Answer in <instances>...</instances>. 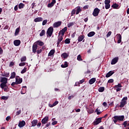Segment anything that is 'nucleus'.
I'll list each match as a JSON object with an SVG mask.
<instances>
[{"instance_id": "nucleus-1", "label": "nucleus", "mask_w": 129, "mask_h": 129, "mask_svg": "<svg viewBox=\"0 0 129 129\" xmlns=\"http://www.w3.org/2000/svg\"><path fill=\"white\" fill-rule=\"evenodd\" d=\"M82 12V9L80 6H78L73 9L71 12V17L74 16V15H78L80 13Z\"/></svg>"}, {"instance_id": "nucleus-2", "label": "nucleus", "mask_w": 129, "mask_h": 129, "mask_svg": "<svg viewBox=\"0 0 129 129\" xmlns=\"http://www.w3.org/2000/svg\"><path fill=\"white\" fill-rule=\"evenodd\" d=\"M123 119H124V115H116L113 117V121L114 123H116L117 121H123Z\"/></svg>"}, {"instance_id": "nucleus-3", "label": "nucleus", "mask_w": 129, "mask_h": 129, "mask_svg": "<svg viewBox=\"0 0 129 129\" xmlns=\"http://www.w3.org/2000/svg\"><path fill=\"white\" fill-rule=\"evenodd\" d=\"M126 103H127V97H124L120 101L119 107L122 108Z\"/></svg>"}, {"instance_id": "nucleus-4", "label": "nucleus", "mask_w": 129, "mask_h": 129, "mask_svg": "<svg viewBox=\"0 0 129 129\" xmlns=\"http://www.w3.org/2000/svg\"><path fill=\"white\" fill-rule=\"evenodd\" d=\"M0 82L1 83V86L3 87V86H6L7 85V83H8V78L6 77H1L0 79Z\"/></svg>"}, {"instance_id": "nucleus-5", "label": "nucleus", "mask_w": 129, "mask_h": 129, "mask_svg": "<svg viewBox=\"0 0 129 129\" xmlns=\"http://www.w3.org/2000/svg\"><path fill=\"white\" fill-rule=\"evenodd\" d=\"M53 31H54V29L52 27H49L46 32L47 35V36L48 37V36L49 37H51L52 34H53Z\"/></svg>"}, {"instance_id": "nucleus-6", "label": "nucleus", "mask_w": 129, "mask_h": 129, "mask_svg": "<svg viewBox=\"0 0 129 129\" xmlns=\"http://www.w3.org/2000/svg\"><path fill=\"white\" fill-rule=\"evenodd\" d=\"M63 36L61 34H58V39L57 41V47H60V43H61V41L63 40Z\"/></svg>"}, {"instance_id": "nucleus-7", "label": "nucleus", "mask_w": 129, "mask_h": 129, "mask_svg": "<svg viewBox=\"0 0 129 129\" xmlns=\"http://www.w3.org/2000/svg\"><path fill=\"white\" fill-rule=\"evenodd\" d=\"M121 87H122L121 84H118L117 85L114 86L113 88L115 90H116V92H118V91H120V90H121Z\"/></svg>"}, {"instance_id": "nucleus-8", "label": "nucleus", "mask_w": 129, "mask_h": 129, "mask_svg": "<svg viewBox=\"0 0 129 129\" xmlns=\"http://www.w3.org/2000/svg\"><path fill=\"white\" fill-rule=\"evenodd\" d=\"M100 12V10H99L98 8H95L93 12V16H94V17H97V16H98Z\"/></svg>"}, {"instance_id": "nucleus-9", "label": "nucleus", "mask_w": 129, "mask_h": 129, "mask_svg": "<svg viewBox=\"0 0 129 129\" xmlns=\"http://www.w3.org/2000/svg\"><path fill=\"white\" fill-rule=\"evenodd\" d=\"M101 119H102V117L96 119L93 122L94 125H97V124H99V123H100L101 122Z\"/></svg>"}, {"instance_id": "nucleus-10", "label": "nucleus", "mask_w": 129, "mask_h": 129, "mask_svg": "<svg viewBox=\"0 0 129 129\" xmlns=\"http://www.w3.org/2000/svg\"><path fill=\"white\" fill-rule=\"evenodd\" d=\"M16 82L17 83V84H21V83L23 82V79L17 76L16 77Z\"/></svg>"}, {"instance_id": "nucleus-11", "label": "nucleus", "mask_w": 129, "mask_h": 129, "mask_svg": "<svg viewBox=\"0 0 129 129\" xmlns=\"http://www.w3.org/2000/svg\"><path fill=\"white\" fill-rule=\"evenodd\" d=\"M118 61V57H114L111 60V65H114V64H116Z\"/></svg>"}, {"instance_id": "nucleus-12", "label": "nucleus", "mask_w": 129, "mask_h": 129, "mask_svg": "<svg viewBox=\"0 0 129 129\" xmlns=\"http://www.w3.org/2000/svg\"><path fill=\"white\" fill-rule=\"evenodd\" d=\"M61 24L62 22L61 21H58L54 23L53 25V28H58V27H60V26H61Z\"/></svg>"}, {"instance_id": "nucleus-13", "label": "nucleus", "mask_w": 129, "mask_h": 129, "mask_svg": "<svg viewBox=\"0 0 129 129\" xmlns=\"http://www.w3.org/2000/svg\"><path fill=\"white\" fill-rule=\"evenodd\" d=\"M37 49H38V45H37L36 43H34L32 46V52L36 53L37 52Z\"/></svg>"}, {"instance_id": "nucleus-14", "label": "nucleus", "mask_w": 129, "mask_h": 129, "mask_svg": "<svg viewBox=\"0 0 129 129\" xmlns=\"http://www.w3.org/2000/svg\"><path fill=\"white\" fill-rule=\"evenodd\" d=\"M25 124H26V122L25 121H20L18 124V126H19L20 127H23L25 126Z\"/></svg>"}, {"instance_id": "nucleus-15", "label": "nucleus", "mask_w": 129, "mask_h": 129, "mask_svg": "<svg viewBox=\"0 0 129 129\" xmlns=\"http://www.w3.org/2000/svg\"><path fill=\"white\" fill-rule=\"evenodd\" d=\"M117 39L118 44H120V43L121 42V35H120V34H117Z\"/></svg>"}, {"instance_id": "nucleus-16", "label": "nucleus", "mask_w": 129, "mask_h": 129, "mask_svg": "<svg viewBox=\"0 0 129 129\" xmlns=\"http://www.w3.org/2000/svg\"><path fill=\"white\" fill-rule=\"evenodd\" d=\"M67 31V27H64L62 29L59 33V35H62V36H64V34H65V32Z\"/></svg>"}, {"instance_id": "nucleus-17", "label": "nucleus", "mask_w": 129, "mask_h": 129, "mask_svg": "<svg viewBox=\"0 0 129 129\" xmlns=\"http://www.w3.org/2000/svg\"><path fill=\"white\" fill-rule=\"evenodd\" d=\"M14 44L15 46H18L21 45V40H15L14 41Z\"/></svg>"}, {"instance_id": "nucleus-18", "label": "nucleus", "mask_w": 129, "mask_h": 129, "mask_svg": "<svg viewBox=\"0 0 129 129\" xmlns=\"http://www.w3.org/2000/svg\"><path fill=\"white\" fill-rule=\"evenodd\" d=\"M113 74H114V72L113 71H110L106 75V78L110 77V76H111V75H112Z\"/></svg>"}, {"instance_id": "nucleus-19", "label": "nucleus", "mask_w": 129, "mask_h": 129, "mask_svg": "<svg viewBox=\"0 0 129 129\" xmlns=\"http://www.w3.org/2000/svg\"><path fill=\"white\" fill-rule=\"evenodd\" d=\"M34 21L35 23H38V22H43V18H42V17H38V18H35V19L34 20Z\"/></svg>"}, {"instance_id": "nucleus-20", "label": "nucleus", "mask_w": 129, "mask_h": 129, "mask_svg": "<svg viewBox=\"0 0 129 129\" xmlns=\"http://www.w3.org/2000/svg\"><path fill=\"white\" fill-rule=\"evenodd\" d=\"M54 54H55V49H51L48 53V56L51 57V56H54Z\"/></svg>"}, {"instance_id": "nucleus-21", "label": "nucleus", "mask_w": 129, "mask_h": 129, "mask_svg": "<svg viewBox=\"0 0 129 129\" xmlns=\"http://www.w3.org/2000/svg\"><path fill=\"white\" fill-rule=\"evenodd\" d=\"M58 103L59 102L58 101H56L52 104H49L48 106H49V107H54V106H56V105H57V104H58Z\"/></svg>"}, {"instance_id": "nucleus-22", "label": "nucleus", "mask_w": 129, "mask_h": 129, "mask_svg": "<svg viewBox=\"0 0 129 129\" xmlns=\"http://www.w3.org/2000/svg\"><path fill=\"white\" fill-rule=\"evenodd\" d=\"M35 44H37V46H44V42H42L41 40H38L36 41Z\"/></svg>"}, {"instance_id": "nucleus-23", "label": "nucleus", "mask_w": 129, "mask_h": 129, "mask_svg": "<svg viewBox=\"0 0 129 129\" xmlns=\"http://www.w3.org/2000/svg\"><path fill=\"white\" fill-rule=\"evenodd\" d=\"M49 119V117L46 116L43 119H42L41 122L42 123H44V124L48 121V120Z\"/></svg>"}, {"instance_id": "nucleus-24", "label": "nucleus", "mask_w": 129, "mask_h": 129, "mask_svg": "<svg viewBox=\"0 0 129 129\" xmlns=\"http://www.w3.org/2000/svg\"><path fill=\"white\" fill-rule=\"evenodd\" d=\"M32 126H36L38 123V120L34 119L31 121Z\"/></svg>"}, {"instance_id": "nucleus-25", "label": "nucleus", "mask_w": 129, "mask_h": 129, "mask_svg": "<svg viewBox=\"0 0 129 129\" xmlns=\"http://www.w3.org/2000/svg\"><path fill=\"white\" fill-rule=\"evenodd\" d=\"M68 64H69V63H68L67 61H65L64 64H62L61 65V68H67V67H68Z\"/></svg>"}, {"instance_id": "nucleus-26", "label": "nucleus", "mask_w": 129, "mask_h": 129, "mask_svg": "<svg viewBox=\"0 0 129 129\" xmlns=\"http://www.w3.org/2000/svg\"><path fill=\"white\" fill-rule=\"evenodd\" d=\"M95 81H96V79L95 78H93L89 80V84H93Z\"/></svg>"}, {"instance_id": "nucleus-27", "label": "nucleus", "mask_w": 129, "mask_h": 129, "mask_svg": "<svg viewBox=\"0 0 129 129\" xmlns=\"http://www.w3.org/2000/svg\"><path fill=\"white\" fill-rule=\"evenodd\" d=\"M1 88H2V89H4V91H5L6 92H8V90L9 89V87H8L7 85L3 87L1 86Z\"/></svg>"}, {"instance_id": "nucleus-28", "label": "nucleus", "mask_w": 129, "mask_h": 129, "mask_svg": "<svg viewBox=\"0 0 129 129\" xmlns=\"http://www.w3.org/2000/svg\"><path fill=\"white\" fill-rule=\"evenodd\" d=\"M85 38L84 35H81L78 37V42H82V41Z\"/></svg>"}, {"instance_id": "nucleus-29", "label": "nucleus", "mask_w": 129, "mask_h": 129, "mask_svg": "<svg viewBox=\"0 0 129 129\" xmlns=\"http://www.w3.org/2000/svg\"><path fill=\"white\" fill-rule=\"evenodd\" d=\"M16 78V73L15 72H13L11 73V76L10 78V79H14V78Z\"/></svg>"}, {"instance_id": "nucleus-30", "label": "nucleus", "mask_w": 129, "mask_h": 129, "mask_svg": "<svg viewBox=\"0 0 129 129\" xmlns=\"http://www.w3.org/2000/svg\"><path fill=\"white\" fill-rule=\"evenodd\" d=\"M95 35L94 31H91L88 34V37H93Z\"/></svg>"}, {"instance_id": "nucleus-31", "label": "nucleus", "mask_w": 129, "mask_h": 129, "mask_svg": "<svg viewBox=\"0 0 129 129\" xmlns=\"http://www.w3.org/2000/svg\"><path fill=\"white\" fill-rule=\"evenodd\" d=\"M69 55H68V54H67V53H63L61 54V57L62 58H63L64 59H66L67 58H68V56Z\"/></svg>"}, {"instance_id": "nucleus-32", "label": "nucleus", "mask_w": 129, "mask_h": 129, "mask_svg": "<svg viewBox=\"0 0 129 129\" xmlns=\"http://www.w3.org/2000/svg\"><path fill=\"white\" fill-rule=\"evenodd\" d=\"M24 7H25V4L23 3H20L18 5V8L20 10H21V9H24Z\"/></svg>"}, {"instance_id": "nucleus-33", "label": "nucleus", "mask_w": 129, "mask_h": 129, "mask_svg": "<svg viewBox=\"0 0 129 129\" xmlns=\"http://www.w3.org/2000/svg\"><path fill=\"white\" fill-rule=\"evenodd\" d=\"M75 25V22H70L68 24V28H71V27H73Z\"/></svg>"}, {"instance_id": "nucleus-34", "label": "nucleus", "mask_w": 129, "mask_h": 129, "mask_svg": "<svg viewBox=\"0 0 129 129\" xmlns=\"http://www.w3.org/2000/svg\"><path fill=\"white\" fill-rule=\"evenodd\" d=\"M105 8L106 10H108L110 8V4L105 3Z\"/></svg>"}, {"instance_id": "nucleus-35", "label": "nucleus", "mask_w": 129, "mask_h": 129, "mask_svg": "<svg viewBox=\"0 0 129 129\" xmlns=\"http://www.w3.org/2000/svg\"><path fill=\"white\" fill-rule=\"evenodd\" d=\"M99 92H103L104 91V87H100L98 88Z\"/></svg>"}, {"instance_id": "nucleus-36", "label": "nucleus", "mask_w": 129, "mask_h": 129, "mask_svg": "<svg viewBox=\"0 0 129 129\" xmlns=\"http://www.w3.org/2000/svg\"><path fill=\"white\" fill-rule=\"evenodd\" d=\"M45 34H46V32L45 31V30H42L40 33L39 36H40V37H43V36H44Z\"/></svg>"}, {"instance_id": "nucleus-37", "label": "nucleus", "mask_w": 129, "mask_h": 129, "mask_svg": "<svg viewBox=\"0 0 129 129\" xmlns=\"http://www.w3.org/2000/svg\"><path fill=\"white\" fill-rule=\"evenodd\" d=\"M111 7L113 8V9H117V8H118L119 5L118 4H113Z\"/></svg>"}, {"instance_id": "nucleus-38", "label": "nucleus", "mask_w": 129, "mask_h": 129, "mask_svg": "<svg viewBox=\"0 0 129 129\" xmlns=\"http://www.w3.org/2000/svg\"><path fill=\"white\" fill-rule=\"evenodd\" d=\"M1 99L3 100H7V99H9V96H2Z\"/></svg>"}, {"instance_id": "nucleus-39", "label": "nucleus", "mask_w": 129, "mask_h": 129, "mask_svg": "<svg viewBox=\"0 0 129 129\" xmlns=\"http://www.w3.org/2000/svg\"><path fill=\"white\" fill-rule=\"evenodd\" d=\"M19 32H20V29L18 28L16 29V31H15V36H17V35H18Z\"/></svg>"}, {"instance_id": "nucleus-40", "label": "nucleus", "mask_w": 129, "mask_h": 129, "mask_svg": "<svg viewBox=\"0 0 129 129\" xmlns=\"http://www.w3.org/2000/svg\"><path fill=\"white\" fill-rule=\"evenodd\" d=\"M23 90H25V92L23 93V91L21 92V94H25V93L26 92V90H27V86H24L23 87Z\"/></svg>"}, {"instance_id": "nucleus-41", "label": "nucleus", "mask_w": 129, "mask_h": 129, "mask_svg": "<svg viewBox=\"0 0 129 129\" xmlns=\"http://www.w3.org/2000/svg\"><path fill=\"white\" fill-rule=\"evenodd\" d=\"M88 112L90 114L91 113H93V112H94V110H93V109L91 108L88 110Z\"/></svg>"}, {"instance_id": "nucleus-42", "label": "nucleus", "mask_w": 129, "mask_h": 129, "mask_svg": "<svg viewBox=\"0 0 129 129\" xmlns=\"http://www.w3.org/2000/svg\"><path fill=\"white\" fill-rule=\"evenodd\" d=\"M27 71V68L25 67L24 68V69H23L21 72V74H24V73H26V72Z\"/></svg>"}, {"instance_id": "nucleus-43", "label": "nucleus", "mask_w": 129, "mask_h": 129, "mask_svg": "<svg viewBox=\"0 0 129 129\" xmlns=\"http://www.w3.org/2000/svg\"><path fill=\"white\" fill-rule=\"evenodd\" d=\"M65 44H70V39L67 38L64 40Z\"/></svg>"}, {"instance_id": "nucleus-44", "label": "nucleus", "mask_w": 129, "mask_h": 129, "mask_svg": "<svg viewBox=\"0 0 129 129\" xmlns=\"http://www.w3.org/2000/svg\"><path fill=\"white\" fill-rule=\"evenodd\" d=\"M27 60L26 56H23L21 58V62H25Z\"/></svg>"}, {"instance_id": "nucleus-45", "label": "nucleus", "mask_w": 129, "mask_h": 129, "mask_svg": "<svg viewBox=\"0 0 129 129\" xmlns=\"http://www.w3.org/2000/svg\"><path fill=\"white\" fill-rule=\"evenodd\" d=\"M77 60L78 61H82V58H81V55L79 54L78 55Z\"/></svg>"}, {"instance_id": "nucleus-46", "label": "nucleus", "mask_w": 129, "mask_h": 129, "mask_svg": "<svg viewBox=\"0 0 129 129\" xmlns=\"http://www.w3.org/2000/svg\"><path fill=\"white\" fill-rule=\"evenodd\" d=\"M3 76L4 77H10V73H5Z\"/></svg>"}, {"instance_id": "nucleus-47", "label": "nucleus", "mask_w": 129, "mask_h": 129, "mask_svg": "<svg viewBox=\"0 0 129 129\" xmlns=\"http://www.w3.org/2000/svg\"><path fill=\"white\" fill-rule=\"evenodd\" d=\"M47 23H48V20H47V19L43 20L42 22V26H45Z\"/></svg>"}, {"instance_id": "nucleus-48", "label": "nucleus", "mask_w": 129, "mask_h": 129, "mask_svg": "<svg viewBox=\"0 0 129 129\" xmlns=\"http://www.w3.org/2000/svg\"><path fill=\"white\" fill-rule=\"evenodd\" d=\"M95 112H97V114L99 115L101 113L100 110H98V108H97L95 110Z\"/></svg>"}, {"instance_id": "nucleus-49", "label": "nucleus", "mask_w": 129, "mask_h": 129, "mask_svg": "<svg viewBox=\"0 0 129 129\" xmlns=\"http://www.w3.org/2000/svg\"><path fill=\"white\" fill-rule=\"evenodd\" d=\"M111 35V31H109L108 33L106 34L107 38H108V37H110V36Z\"/></svg>"}, {"instance_id": "nucleus-50", "label": "nucleus", "mask_w": 129, "mask_h": 129, "mask_svg": "<svg viewBox=\"0 0 129 129\" xmlns=\"http://www.w3.org/2000/svg\"><path fill=\"white\" fill-rule=\"evenodd\" d=\"M19 65L20 67L25 66V65H26V62H21V63H19Z\"/></svg>"}, {"instance_id": "nucleus-51", "label": "nucleus", "mask_w": 129, "mask_h": 129, "mask_svg": "<svg viewBox=\"0 0 129 129\" xmlns=\"http://www.w3.org/2000/svg\"><path fill=\"white\" fill-rule=\"evenodd\" d=\"M54 5L52 3L48 4L47 5L48 8H52Z\"/></svg>"}, {"instance_id": "nucleus-52", "label": "nucleus", "mask_w": 129, "mask_h": 129, "mask_svg": "<svg viewBox=\"0 0 129 129\" xmlns=\"http://www.w3.org/2000/svg\"><path fill=\"white\" fill-rule=\"evenodd\" d=\"M21 112H22V111L21 110L17 111L16 112V115H19V114H21Z\"/></svg>"}, {"instance_id": "nucleus-53", "label": "nucleus", "mask_w": 129, "mask_h": 129, "mask_svg": "<svg viewBox=\"0 0 129 129\" xmlns=\"http://www.w3.org/2000/svg\"><path fill=\"white\" fill-rule=\"evenodd\" d=\"M113 81H114L113 79H109L108 81V83H113Z\"/></svg>"}, {"instance_id": "nucleus-54", "label": "nucleus", "mask_w": 129, "mask_h": 129, "mask_svg": "<svg viewBox=\"0 0 129 129\" xmlns=\"http://www.w3.org/2000/svg\"><path fill=\"white\" fill-rule=\"evenodd\" d=\"M104 4H110V0H105Z\"/></svg>"}, {"instance_id": "nucleus-55", "label": "nucleus", "mask_w": 129, "mask_h": 129, "mask_svg": "<svg viewBox=\"0 0 129 129\" xmlns=\"http://www.w3.org/2000/svg\"><path fill=\"white\" fill-rule=\"evenodd\" d=\"M73 97H74V96L72 95L68 97V99H69V100H71V99H72Z\"/></svg>"}, {"instance_id": "nucleus-56", "label": "nucleus", "mask_w": 129, "mask_h": 129, "mask_svg": "<svg viewBox=\"0 0 129 129\" xmlns=\"http://www.w3.org/2000/svg\"><path fill=\"white\" fill-rule=\"evenodd\" d=\"M11 85H12V86H15V85H18V84L17 83V82H13V83L11 84Z\"/></svg>"}, {"instance_id": "nucleus-57", "label": "nucleus", "mask_w": 129, "mask_h": 129, "mask_svg": "<svg viewBox=\"0 0 129 129\" xmlns=\"http://www.w3.org/2000/svg\"><path fill=\"white\" fill-rule=\"evenodd\" d=\"M4 53V50H3V48L2 47H0V55H2Z\"/></svg>"}, {"instance_id": "nucleus-58", "label": "nucleus", "mask_w": 129, "mask_h": 129, "mask_svg": "<svg viewBox=\"0 0 129 129\" xmlns=\"http://www.w3.org/2000/svg\"><path fill=\"white\" fill-rule=\"evenodd\" d=\"M50 3L54 6L55 4H56V0H52V2Z\"/></svg>"}, {"instance_id": "nucleus-59", "label": "nucleus", "mask_w": 129, "mask_h": 129, "mask_svg": "<svg viewBox=\"0 0 129 129\" xmlns=\"http://www.w3.org/2000/svg\"><path fill=\"white\" fill-rule=\"evenodd\" d=\"M10 119H11V116H7V117H6V120H7V121H9V120H10Z\"/></svg>"}, {"instance_id": "nucleus-60", "label": "nucleus", "mask_w": 129, "mask_h": 129, "mask_svg": "<svg viewBox=\"0 0 129 129\" xmlns=\"http://www.w3.org/2000/svg\"><path fill=\"white\" fill-rule=\"evenodd\" d=\"M51 124L52 125H55V124H57V121H54L53 122H52Z\"/></svg>"}, {"instance_id": "nucleus-61", "label": "nucleus", "mask_w": 129, "mask_h": 129, "mask_svg": "<svg viewBox=\"0 0 129 129\" xmlns=\"http://www.w3.org/2000/svg\"><path fill=\"white\" fill-rule=\"evenodd\" d=\"M41 124H42V123L41 122L38 123L37 124H36L37 127H40V126H41Z\"/></svg>"}, {"instance_id": "nucleus-62", "label": "nucleus", "mask_w": 129, "mask_h": 129, "mask_svg": "<svg viewBox=\"0 0 129 129\" xmlns=\"http://www.w3.org/2000/svg\"><path fill=\"white\" fill-rule=\"evenodd\" d=\"M42 52V49H39L37 51V54H40Z\"/></svg>"}, {"instance_id": "nucleus-63", "label": "nucleus", "mask_w": 129, "mask_h": 129, "mask_svg": "<svg viewBox=\"0 0 129 129\" xmlns=\"http://www.w3.org/2000/svg\"><path fill=\"white\" fill-rule=\"evenodd\" d=\"M88 8H89V6L88 5H86L83 7V9H84L85 10H87Z\"/></svg>"}, {"instance_id": "nucleus-64", "label": "nucleus", "mask_w": 129, "mask_h": 129, "mask_svg": "<svg viewBox=\"0 0 129 129\" xmlns=\"http://www.w3.org/2000/svg\"><path fill=\"white\" fill-rule=\"evenodd\" d=\"M18 5L15 6V7H14V10L18 11Z\"/></svg>"}]
</instances>
